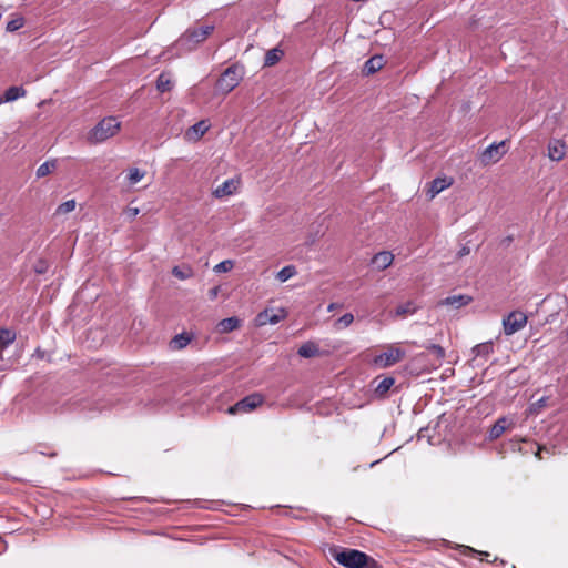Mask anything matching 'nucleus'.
I'll use <instances>...</instances> for the list:
<instances>
[{"label":"nucleus","mask_w":568,"mask_h":568,"mask_svg":"<svg viewBox=\"0 0 568 568\" xmlns=\"http://www.w3.org/2000/svg\"><path fill=\"white\" fill-rule=\"evenodd\" d=\"M120 130V122L113 118L108 116L102 119L89 133V141L92 143H102L108 139L114 136Z\"/></svg>","instance_id":"nucleus-1"},{"label":"nucleus","mask_w":568,"mask_h":568,"mask_svg":"<svg viewBox=\"0 0 568 568\" xmlns=\"http://www.w3.org/2000/svg\"><path fill=\"white\" fill-rule=\"evenodd\" d=\"M243 78V70L240 65L232 64L224 70L216 81L215 89L219 93L227 94L233 91Z\"/></svg>","instance_id":"nucleus-2"},{"label":"nucleus","mask_w":568,"mask_h":568,"mask_svg":"<svg viewBox=\"0 0 568 568\" xmlns=\"http://www.w3.org/2000/svg\"><path fill=\"white\" fill-rule=\"evenodd\" d=\"M332 557L346 568H363L367 564V555L356 549H335Z\"/></svg>","instance_id":"nucleus-3"},{"label":"nucleus","mask_w":568,"mask_h":568,"mask_svg":"<svg viewBox=\"0 0 568 568\" xmlns=\"http://www.w3.org/2000/svg\"><path fill=\"white\" fill-rule=\"evenodd\" d=\"M213 26H202L197 28H191L180 38L179 43L181 45H187L189 49L203 42L213 31Z\"/></svg>","instance_id":"nucleus-4"},{"label":"nucleus","mask_w":568,"mask_h":568,"mask_svg":"<svg viewBox=\"0 0 568 568\" xmlns=\"http://www.w3.org/2000/svg\"><path fill=\"white\" fill-rule=\"evenodd\" d=\"M405 357V351L394 345H387L386 349L376 355L373 363L379 368H386L395 365Z\"/></svg>","instance_id":"nucleus-5"},{"label":"nucleus","mask_w":568,"mask_h":568,"mask_svg":"<svg viewBox=\"0 0 568 568\" xmlns=\"http://www.w3.org/2000/svg\"><path fill=\"white\" fill-rule=\"evenodd\" d=\"M506 141L493 143L488 145L479 155V161L484 166L495 164L500 161L507 150L505 149Z\"/></svg>","instance_id":"nucleus-6"},{"label":"nucleus","mask_w":568,"mask_h":568,"mask_svg":"<svg viewBox=\"0 0 568 568\" xmlns=\"http://www.w3.org/2000/svg\"><path fill=\"white\" fill-rule=\"evenodd\" d=\"M264 398L258 393H253L243 399L239 400L235 405L229 407L227 413L231 415L237 413H250L254 410L256 407L262 405Z\"/></svg>","instance_id":"nucleus-7"},{"label":"nucleus","mask_w":568,"mask_h":568,"mask_svg":"<svg viewBox=\"0 0 568 568\" xmlns=\"http://www.w3.org/2000/svg\"><path fill=\"white\" fill-rule=\"evenodd\" d=\"M527 323V316L519 311L510 312L503 321L506 335H513L520 331Z\"/></svg>","instance_id":"nucleus-8"},{"label":"nucleus","mask_w":568,"mask_h":568,"mask_svg":"<svg viewBox=\"0 0 568 568\" xmlns=\"http://www.w3.org/2000/svg\"><path fill=\"white\" fill-rule=\"evenodd\" d=\"M453 183V180L452 179H448V178H436L434 179L429 184H428V187L426 190V196L429 199V200H433L436 195H438L442 191L446 190L447 187H449Z\"/></svg>","instance_id":"nucleus-9"},{"label":"nucleus","mask_w":568,"mask_h":568,"mask_svg":"<svg viewBox=\"0 0 568 568\" xmlns=\"http://www.w3.org/2000/svg\"><path fill=\"white\" fill-rule=\"evenodd\" d=\"M494 352V346L491 342H485L480 343L473 347L471 353L474 354V357L471 358V362L474 363V366H479L481 363L480 359H487L488 356Z\"/></svg>","instance_id":"nucleus-10"},{"label":"nucleus","mask_w":568,"mask_h":568,"mask_svg":"<svg viewBox=\"0 0 568 568\" xmlns=\"http://www.w3.org/2000/svg\"><path fill=\"white\" fill-rule=\"evenodd\" d=\"M566 155V144L561 140L552 139L548 143V156L551 161L559 162Z\"/></svg>","instance_id":"nucleus-11"},{"label":"nucleus","mask_w":568,"mask_h":568,"mask_svg":"<svg viewBox=\"0 0 568 568\" xmlns=\"http://www.w3.org/2000/svg\"><path fill=\"white\" fill-rule=\"evenodd\" d=\"M210 129V124L205 121H199L195 124H193L185 133V136L190 141H197L200 140Z\"/></svg>","instance_id":"nucleus-12"},{"label":"nucleus","mask_w":568,"mask_h":568,"mask_svg":"<svg viewBox=\"0 0 568 568\" xmlns=\"http://www.w3.org/2000/svg\"><path fill=\"white\" fill-rule=\"evenodd\" d=\"M394 255L389 251H382L374 255L372 264L379 271L386 270L392 265Z\"/></svg>","instance_id":"nucleus-13"},{"label":"nucleus","mask_w":568,"mask_h":568,"mask_svg":"<svg viewBox=\"0 0 568 568\" xmlns=\"http://www.w3.org/2000/svg\"><path fill=\"white\" fill-rule=\"evenodd\" d=\"M471 302V297L465 294L452 295L439 302V305L452 306L453 308H460L462 306L468 305Z\"/></svg>","instance_id":"nucleus-14"},{"label":"nucleus","mask_w":568,"mask_h":568,"mask_svg":"<svg viewBox=\"0 0 568 568\" xmlns=\"http://www.w3.org/2000/svg\"><path fill=\"white\" fill-rule=\"evenodd\" d=\"M235 182L233 179H229L226 181H224L221 185H219L213 194L215 197L217 199H221V197H224V196H229V195H232L234 192H235Z\"/></svg>","instance_id":"nucleus-15"},{"label":"nucleus","mask_w":568,"mask_h":568,"mask_svg":"<svg viewBox=\"0 0 568 568\" xmlns=\"http://www.w3.org/2000/svg\"><path fill=\"white\" fill-rule=\"evenodd\" d=\"M240 327V320L237 317H227L220 321L216 325V329L221 334L230 333Z\"/></svg>","instance_id":"nucleus-16"},{"label":"nucleus","mask_w":568,"mask_h":568,"mask_svg":"<svg viewBox=\"0 0 568 568\" xmlns=\"http://www.w3.org/2000/svg\"><path fill=\"white\" fill-rule=\"evenodd\" d=\"M384 65V58L382 55H374L369 58L365 64L363 71L366 74H373L379 71Z\"/></svg>","instance_id":"nucleus-17"},{"label":"nucleus","mask_w":568,"mask_h":568,"mask_svg":"<svg viewBox=\"0 0 568 568\" xmlns=\"http://www.w3.org/2000/svg\"><path fill=\"white\" fill-rule=\"evenodd\" d=\"M509 423L506 417H500L497 419V422L493 425V427L489 430V438L490 439H497L499 438L503 433L507 429Z\"/></svg>","instance_id":"nucleus-18"},{"label":"nucleus","mask_w":568,"mask_h":568,"mask_svg":"<svg viewBox=\"0 0 568 568\" xmlns=\"http://www.w3.org/2000/svg\"><path fill=\"white\" fill-rule=\"evenodd\" d=\"M318 346L313 342H306L300 346L297 354L304 358H311L318 354Z\"/></svg>","instance_id":"nucleus-19"},{"label":"nucleus","mask_w":568,"mask_h":568,"mask_svg":"<svg viewBox=\"0 0 568 568\" xmlns=\"http://www.w3.org/2000/svg\"><path fill=\"white\" fill-rule=\"evenodd\" d=\"M16 341V333L9 328H0V349L7 348Z\"/></svg>","instance_id":"nucleus-20"},{"label":"nucleus","mask_w":568,"mask_h":568,"mask_svg":"<svg viewBox=\"0 0 568 568\" xmlns=\"http://www.w3.org/2000/svg\"><path fill=\"white\" fill-rule=\"evenodd\" d=\"M283 54H284L283 51L278 48L268 50L265 54L264 65L272 67V65L276 64L281 60Z\"/></svg>","instance_id":"nucleus-21"},{"label":"nucleus","mask_w":568,"mask_h":568,"mask_svg":"<svg viewBox=\"0 0 568 568\" xmlns=\"http://www.w3.org/2000/svg\"><path fill=\"white\" fill-rule=\"evenodd\" d=\"M172 274L175 277H178L179 280H187L194 275V272L191 266L182 265V266H174L172 268Z\"/></svg>","instance_id":"nucleus-22"},{"label":"nucleus","mask_w":568,"mask_h":568,"mask_svg":"<svg viewBox=\"0 0 568 568\" xmlns=\"http://www.w3.org/2000/svg\"><path fill=\"white\" fill-rule=\"evenodd\" d=\"M26 94V90L22 87H10L4 92V101L11 102Z\"/></svg>","instance_id":"nucleus-23"},{"label":"nucleus","mask_w":568,"mask_h":568,"mask_svg":"<svg viewBox=\"0 0 568 568\" xmlns=\"http://www.w3.org/2000/svg\"><path fill=\"white\" fill-rule=\"evenodd\" d=\"M190 342H191V337L187 334L182 333V334L175 335L173 337V339L171 341L170 345H171V348H173V349H182Z\"/></svg>","instance_id":"nucleus-24"},{"label":"nucleus","mask_w":568,"mask_h":568,"mask_svg":"<svg viewBox=\"0 0 568 568\" xmlns=\"http://www.w3.org/2000/svg\"><path fill=\"white\" fill-rule=\"evenodd\" d=\"M284 316L283 315H276V314H273L271 315L268 313V311H264L262 313L258 314L257 316V321H258V324L260 325H265L267 323L270 324H276L278 323Z\"/></svg>","instance_id":"nucleus-25"},{"label":"nucleus","mask_w":568,"mask_h":568,"mask_svg":"<svg viewBox=\"0 0 568 568\" xmlns=\"http://www.w3.org/2000/svg\"><path fill=\"white\" fill-rule=\"evenodd\" d=\"M173 87V83L170 79V75L166 73H161L156 79V89L160 92L170 91Z\"/></svg>","instance_id":"nucleus-26"},{"label":"nucleus","mask_w":568,"mask_h":568,"mask_svg":"<svg viewBox=\"0 0 568 568\" xmlns=\"http://www.w3.org/2000/svg\"><path fill=\"white\" fill-rule=\"evenodd\" d=\"M296 273H297V271H296V267L294 265H287V266H284L282 270H280L277 272L276 278L281 283H284L287 280H290L291 277H293L294 275H296Z\"/></svg>","instance_id":"nucleus-27"},{"label":"nucleus","mask_w":568,"mask_h":568,"mask_svg":"<svg viewBox=\"0 0 568 568\" xmlns=\"http://www.w3.org/2000/svg\"><path fill=\"white\" fill-rule=\"evenodd\" d=\"M417 306L414 304V302L408 301L404 304H400L396 307L395 314L396 316H405V315H412L416 312Z\"/></svg>","instance_id":"nucleus-28"},{"label":"nucleus","mask_w":568,"mask_h":568,"mask_svg":"<svg viewBox=\"0 0 568 568\" xmlns=\"http://www.w3.org/2000/svg\"><path fill=\"white\" fill-rule=\"evenodd\" d=\"M395 379L393 377L383 378L376 386L375 393L379 396H384L390 387L394 385Z\"/></svg>","instance_id":"nucleus-29"},{"label":"nucleus","mask_w":568,"mask_h":568,"mask_svg":"<svg viewBox=\"0 0 568 568\" xmlns=\"http://www.w3.org/2000/svg\"><path fill=\"white\" fill-rule=\"evenodd\" d=\"M57 168L55 160L52 161H45L37 169V178H43L48 174H50L54 169Z\"/></svg>","instance_id":"nucleus-30"},{"label":"nucleus","mask_w":568,"mask_h":568,"mask_svg":"<svg viewBox=\"0 0 568 568\" xmlns=\"http://www.w3.org/2000/svg\"><path fill=\"white\" fill-rule=\"evenodd\" d=\"M145 176V172L141 171L138 168H133L129 170L128 173V182L129 184L133 185L138 182H140Z\"/></svg>","instance_id":"nucleus-31"},{"label":"nucleus","mask_w":568,"mask_h":568,"mask_svg":"<svg viewBox=\"0 0 568 568\" xmlns=\"http://www.w3.org/2000/svg\"><path fill=\"white\" fill-rule=\"evenodd\" d=\"M75 205L77 203L74 200H68L57 207L55 215L70 213L75 209Z\"/></svg>","instance_id":"nucleus-32"},{"label":"nucleus","mask_w":568,"mask_h":568,"mask_svg":"<svg viewBox=\"0 0 568 568\" xmlns=\"http://www.w3.org/2000/svg\"><path fill=\"white\" fill-rule=\"evenodd\" d=\"M354 321V315L352 313H346L341 316L334 324L337 329L348 327Z\"/></svg>","instance_id":"nucleus-33"},{"label":"nucleus","mask_w":568,"mask_h":568,"mask_svg":"<svg viewBox=\"0 0 568 568\" xmlns=\"http://www.w3.org/2000/svg\"><path fill=\"white\" fill-rule=\"evenodd\" d=\"M234 262L232 260H224L216 264L213 268L215 273H225L233 268Z\"/></svg>","instance_id":"nucleus-34"},{"label":"nucleus","mask_w":568,"mask_h":568,"mask_svg":"<svg viewBox=\"0 0 568 568\" xmlns=\"http://www.w3.org/2000/svg\"><path fill=\"white\" fill-rule=\"evenodd\" d=\"M24 26V19L22 17L8 21L6 30L9 32L17 31Z\"/></svg>","instance_id":"nucleus-35"},{"label":"nucleus","mask_w":568,"mask_h":568,"mask_svg":"<svg viewBox=\"0 0 568 568\" xmlns=\"http://www.w3.org/2000/svg\"><path fill=\"white\" fill-rule=\"evenodd\" d=\"M425 347L432 353L434 354L437 359L442 361L444 357H445V349L440 346V345H437V344H427L425 345Z\"/></svg>","instance_id":"nucleus-36"},{"label":"nucleus","mask_w":568,"mask_h":568,"mask_svg":"<svg viewBox=\"0 0 568 568\" xmlns=\"http://www.w3.org/2000/svg\"><path fill=\"white\" fill-rule=\"evenodd\" d=\"M548 397H541L531 405V410L537 413L547 405Z\"/></svg>","instance_id":"nucleus-37"},{"label":"nucleus","mask_w":568,"mask_h":568,"mask_svg":"<svg viewBox=\"0 0 568 568\" xmlns=\"http://www.w3.org/2000/svg\"><path fill=\"white\" fill-rule=\"evenodd\" d=\"M139 213H140V210L138 207H128L125 210V214L131 220H133Z\"/></svg>","instance_id":"nucleus-38"},{"label":"nucleus","mask_w":568,"mask_h":568,"mask_svg":"<svg viewBox=\"0 0 568 568\" xmlns=\"http://www.w3.org/2000/svg\"><path fill=\"white\" fill-rule=\"evenodd\" d=\"M363 568H381V566L375 559L367 556V564Z\"/></svg>","instance_id":"nucleus-39"},{"label":"nucleus","mask_w":568,"mask_h":568,"mask_svg":"<svg viewBox=\"0 0 568 568\" xmlns=\"http://www.w3.org/2000/svg\"><path fill=\"white\" fill-rule=\"evenodd\" d=\"M219 291H220L219 286H215V287L211 288L210 292H209L210 298L214 300L217 296Z\"/></svg>","instance_id":"nucleus-40"},{"label":"nucleus","mask_w":568,"mask_h":568,"mask_svg":"<svg viewBox=\"0 0 568 568\" xmlns=\"http://www.w3.org/2000/svg\"><path fill=\"white\" fill-rule=\"evenodd\" d=\"M468 254H469V247H467V246H463L457 253L458 257H463Z\"/></svg>","instance_id":"nucleus-41"},{"label":"nucleus","mask_w":568,"mask_h":568,"mask_svg":"<svg viewBox=\"0 0 568 568\" xmlns=\"http://www.w3.org/2000/svg\"><path fill=\"white\" fill-rule=\"evenodd\" d=\"M36 272H37V273H43V272H45V267H44V265H43V263H42V262H40V263L36 266Z\"/></svg>","instance_id":"nucleus-42"},{"label":"nucleus","mask_w":568,"mask_h":568,"mask_svg":"<svg viewBox=\"0 0 568 568\" xmlns=\"http://www.w3.org/2000/svg\"><path fill=\"white\" fill-rule=\"evenodd\" d=\"M479 555L481 556L480 559L481 560H486V561H489V557H490V554L489 552H483L480 551Z\"/></svg>","instance_id":"nucleus-43"},{"label":"nucleus","mask_w":568,"mask_h":568,"mask_svg":"<svg viewBox=\"0 0 568 568\" xmlns=\"http://www.w3.org/2000/svg\"><path fill=\"white\" fill-rule=\"evenodd\" d=\"M338 307V304L337 303H331L328 306H327V311L328 312H332L334 310H336Z\"/></svg>","instance_id":"nucleus-44"},{"label":"nucleus","mask_w":568,"mask_h":568,"mask_svg":"<svg viewBox=\"0 0 568 568\" xmlns=\"http://www.w3.org/2000/svg\"><path fill=\"white\" fill-rule=\"evenodd\" d=\"M544 449H545V448H542V447H539V448H538V452L536 453V456H537L538 458H541V455H540V454H541V450H544Z\"/></svg>","instance_id":"nucleus-45"}]
</instances>
